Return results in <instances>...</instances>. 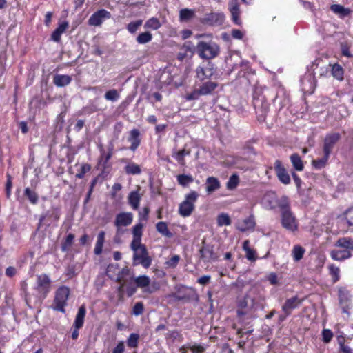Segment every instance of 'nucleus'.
<instances>
[{
	"mask_svg": "<svg viewBox=\"0 0 353 353\" xmlns=\"http://www.w3.org/2000/svg\"><path fill=\"white\" fill-rule=\"evenodd\" d=\"M330 157V155L329 154H323V157L320 158V159H316V160H313L312 163V165L316 168V169H321L323 168H324L328 161V159Z\"/></svg>",
	"mask_w": 353,
	"mask_h": 353,
	"instance_id": "obj_39",
	"label": "nucleus"
},
{
	"mask_svg": "<svg viewBox=\"0 0 353 353\" xmlns=\"http://www.w3.org/2000/svg\"><path fill=\"white\" fill-rule=\"evenodd\" d=\"M132 280H133L135 283V285L137 288H148L144 290V292H148L149 294H152L154 292V291L157 290L156 288H148L150 283V279L149 276L146 275H141L137 277H132Z\"/></svg>",
	"mask_w": 353,
	"mask_h": 353,
	"instance_id": "obj_19",
	"label": "nucleus"
},
{
	"mask_svg": "<svg viewBox=\"0 0 353 353\" xmlns=\"http://www.w3.org/2000/svg\"><path fill=\"white\" fill-rule=\"evenodd\" d=\"M179 260H180V256L179 255H174L173 256H172L170 258V260H168L167 261L166 264L169 267L174 268H175L177 265Z\"/></svg>",
	"mask_w": 353,
	"mask_h": 353,
	"instance_id": "obj_63",
	"label": "nucleus"
},
{
	"mask_svg": "<svg viewBox=\"0 0 353 353\" xmlns=\"http://www.w3.org/2000/svg\"><path fill=\"white\" fill-rule=\"evenodd\" d=\"M59 219V210L56 208H52L40 216L38 228H39L43 223L49 226L52 221H57Z\"/></svg>",
	"mask_w": 353,
	"mask_h": 353,
	"instance_id": "obj_14",
	"label": "nucleus"
},
{
	"mask_svg": "<svg viewBox=\"0 0 353 353\" xmlns=\"http://www.w3.org/2000/svg\"><path fill=\"white\" fill-rule=\"evenodd\" d=\"M302 303V300L297 296L288 299L282 306V310L285 314V316H289L292 311L297 308Z\"/></svg>",
	"mask_w": 353,
	"mask_h": 353,
	"instance_id": "obj_16",
	"label": "nucleus"
},
{
	"mask_svg": "<svg viewBox=\"0 0 353 353\" xmlns=\"http://www.w3.org/2000/svg\"><path fill=\"white\" fill-rule=\"evenodd\" d=\"M143 223H139L136 224L132 228L133 237L141 239V236L143 235Z\"/></svg>",
	"mask_w": 353,
	"mask_h": 353,
	"instance_id": "obj_55",
	"label": "nucleus"
},
{
	"mask_svg": "<svg viewBox=\"0 0 353 353\" xmlns=\"http://www.w3.org/2000/svg\"><path fill=\"white\" fill-rule=\"evenodd\" d=\"M24 195L32 204L36 205L38 203L39 196L37 193L30 188H26L24 190Z\"/></svg>",
	"mask_w": 353,
	"mask_h": 353,
	"instance_id": "obj_34",
	"label": "nucleus"
},
{
	"mask_svg": "<svg viewBox=\"0 0 353 353\" xmlns=\"http://www.w3.org/2000/svg\"><path fill=\"white\" fill-rule=\"evenodd\" d=\"M330 274L332 276L333 282L335 283L339 279V268L334 265L332 264L329 265Z\"/></svg>",
	"mask_w": 353,
	"mask_h": 353,
	"instance_id": "obj_56",
	"label": "nucleus"
},
{
	"mask_svg": "<svg viewBox=\"0 0 353 353\" xmlns=\"http://www.w3.org/2000/svg\"><path fill=\"white\" fill-rule=\"evenodd\" d=\"M105 241V232L101 231L97 236V241L95 245L94 252L96 255H99L102 252L103 246Z\"/></svg>",
	"mask_w": 353,
	"mask_h": 353,
	"instance_id": "obj_32",
	"label": "nucleus"
},
{
	"mask_svg": "<svg viewBox=\"0 0 353 353\" xmlns=\"http://www.w3.org/2000/svg\"><path fill=\"white\" fill-rule=\"evenodd\" d=\"M119 97L120 95L119 92L115 89L108 90L104 95L106 100L112 102L117 101L119 99Z\"/></svg>",
	"mask_w": 353,
	"mask_h": 353,
	"instance_id": "obj_48",
	"label": "nucleus"
},
{
	"mask_svg": "<svg viewBox=\"0 0 353 353\" xmlns=\"http://www.w3.org/2000/svg\"><path fill=\"white\" fill-rule=\"evenodd\" d=\"M152 39V34L148 31L140 33L136 38L137 42L139 44L147 43L151 41Z\"/></svg>",
	"mask_w": 353,
	"mask_h": 353,
	"instance_id": "obj_35",
	"label": "nucleus"
},
{
	"mask_svg": "<svg viewBox=\"0 0 353 353\" xmlns=\"http://www.w3.org/2000/svg\"><path fill=\"white\" fill-rule=\"evenodd\" d=\"M194 12L188 8H183L180 10L179 18L182 21H187L193 18Z\"/></svg>",
	"mask_w": 353,
	"mask_h": 353,
	"instance_id": "obj_38",
	"label": "nucleus"
},
{
	"mask_svg": "<svg viewBox=\"0 0 353 353\" xmlns=\"http://www.w3.org/2000/svg\"><path fill=\"white\" fill-rule=\"evenodd\" d=\"M214 246L210 243H206L205 240L202 241V245L199 250L200 259L204 263L216 261L219 256L214 252Z\"/></svg>",
	"mask_w": 353,
	"mask_h": 353,
	"instance_id": "obj_4",
	"label": "nucleus"
},
{
	"mask_svg": "<svg viewBox=\"0 0 353 353\" xmlns=\"http://www.w3.org/2000/svg\"><path fill=\"white\" fill-rule=\"evenodd\" d=\"M239 183V178L236 174H233L229 178L226 187L228 190H234Z\"/></svg>",
	"mask_w": 353,
	"mask_h": 353,
	"instance_id": "obj_43",
	"label": "nucleus"
},
{
	"mask_svg": "<svg viewBox=\"0 0 353 353\" xmlns=\"http://www.w3.org/2000/svg\"><path fill=\"white\" fill-rule=\"evenodd\" d=\"M144 310V305L142 302H137L134 304L132 312L134 315L139 316L143 314Z\"/></svg>",
	"mask_w": 353,
	"mask_h": 353,
	"instance_id": "obj_58",
	"label": "nucleus"
},
{
	"mask_svg": "<svg viewBox=\"0 0 353 353\" xmlns=\"http://www.w3.org/2000/svg\"><path fill=\"white\" fill-rule=\"evenodd\" d=\"M128 203L131 205L132 209L137 210L139 207L141 196L138 191H132L128 196Z\"/></svg>",
	"mask_w": 353,
	"mask_h": 353,
	"instance_id": "obj_31",
	"label": "nucleus"
},
{
	"mask_svg": "<svg viewBox=\"0 0 353 353\" xmlns=\"http://www.w3.org/2000/svg\"><path fill=\"white\" fill-rule=\"evenodd\" d=\"M345 219L349 225H353V208H348L344 212Z\"/></svg>",
	"mask_w": 353,
	"mask_h": 353,
	"instance_id": "obj_60",
	"label": "nucleus"
},
{
	"mask_svg": "<svg viewBox=\"0 0 353 353\" xmlns=\"http://www.w3.org/2000/svg\"><path fill=\"white\" fill-rule=\"evenodd\" d=\"M181 49L184 50L185 52H190L191 54H193L195 50L194 46L193 45L192 42L190 41L185 42Z\"/></svg>",
	"mask_w": 353,
	"mask_h": 353,
	"instance_id": "obj_62",
	"label": "nucleus"
},
{
	"mask_svg": "<svg viewBox=\"0 0 353 353\" xmlns=\"http://www.w3.org/2000/svg\"><path fill=\"white\" fill-rule=\"evenodd\" d=\"M86 314V307L85 305H81L79 308L77 314L76 315L73 326L77 329H80L83 327L84 323V319Z\"/></svg>",
	"mask_w": 353,
	"mask_h": 353,
	"instance_id": "obj_23",
	"label": "nucleus"
},
{
	"mask_svg": "<svg viewBox=\"0 0 353 353\" xmlns=\"http://www.w3.org/2000/svg\"><path fill=\"white\" fill-rule=\"evenodd\" d=\"M177 181L179 185H181L183 187H186L190 183H192L194 181V178L192 175H188V174H179L177 176Z\"/></svg>",
	"mask_w": 353,
	"mask_h": 353,
	"instance_id": "obj_40",
	"label": "nucleus"
},
{
	"mask_svg": "<svg viewBox=\"0 0 353 353\" xmlns=\"http://www.w3.org/2000/svg\"><path fill=\"white\" fill-rule=\"evenodd\" d=\"M221 188L219 180L214 176H209L205 181V190L208 194H211Z\"/></svg>",
	"mask_w": 353,
	"mask_h": 353,
	"instance_id": "obj_22",
	"label": "nucleus"
},
{
	"mask_svg": "<svg viewBox=\"0 0 353 353\" xmlns=\"http://www.w3.org/2000/svg\"><path fill=\"white\" fill-rule=\"evenodd\" d=\"M141 239L133 237V240L130 243V248L134 252H138L142 247H145V245L141 243Z\"/></svg>",
	"mask_w": 353,
	"mask_h": 353,
	"instance_id": "obj_53",
	"label": "nucleus"
},
{
	"mask_svg": "<svg viewBox=\"0 0 353 353\" xmlns=\"http://www.w3.org/2000/svg\"><path fill=\"white\" fill-rule=\"evenodd\" d=\"M330 256L334 260L343 261L351 257L352 254L347 250H332Z\"/></svg>",
	"mask_w": 353,
	"mask_h": 353,
	"instance_id": "obj_27",
	"label": "nucleus"
},
{
	"mask_svg": "<svg viewBox=\"0 0 353 353\" xmlns=\"http://www.w3.org/2000/svg\"><path fill=\"white\" fill-rule=\"evenodd\" d=\"M219 87V83L215 81H203L199 85V93L201 96L212 95L214 94L216 89Z\"/></svg>",
	"mask_w": 353,
	"mask_h": 353,
	"instance_id": "obj_17",
	"label": "nucleus"
},
{
	"mask_svg": "<svg viewBox=\"0 0 353 353\" xmlns=\"http://www.w3.org/2000/svg\"><path fill=\"white\" fill-rule=\"evenodd\" d=\"M278 206L280 209L281 214L283 212L290 211L288 197L286 196H281L278 202Z\"/></svg>",
	"mask_w": 353,
	"mask_h": 353,
	"instance_id": "obj_41",
	"label": "nucleus"
},
{
	"mask_svg": "<svg viewBox=\"0 0 353 353\" xmlns=\"http://www.w3.org/2000/svg\"><path fill=\"white\" fill-rule=\"evenodd\" d=\"M201 96L199 93V88L194 89L191 93L186 95L185 99L188 101L197 100Z\"/></svg>",
	"mask_w": 353,
	"mask_h": 353,
	"instance_id": "obj_61",
	"label": "nucleus"
},
{
	"mask_svg": "<svg viewBox=\"0 0 353 353\" xmlns=\"http://www.w3.org/2000/svg\"><path fill=\"white\" fill-rule=\"evenodd\" d=\"M161 24L159 20L156 17L149 19L144 24L145 29L157 30L161 27Z\"/></svg>",
	"mask_w": 353,
	"mask_h": 353,
	"instance_id": "obj_37",
	"label": "nucleus"
},
{
	"mask_svg": "<svg viewBox=\"0 0 353 353\" xmlns=\"http://www.w3.org/2000/svg\"><path fill=\"white\" fill-rule=\"evenodd\" d=\"M70 295V289L66 286L59 288L56 291L52 308L54 310L65 313V306L67 305V301Z\"/></svg>",
	"mask_w": 353,
	"mask_h": 353,
	"instance_id": "obj_3",
	"label": "nucleus"
},
{
	"mask_svg": "<svg viewBox=\"0 0 353 353\" xmlns=\"http://www.w3.org/2000/svg\"><path fill=\"white\" fill-rule=\"evenodd\" d=\"M255 225L254 216L251 214L243 221H238L236 223V228L241 232H245L248 230L254 229Z\"/></svg>",
	"mask_w": 353,
	"mask_h": 353,
	"instance_id": "obj_21",
	"label": "nucleus"
},
{
	"mask_svg": "<svg viewBox=\"0 0 353 353\" xmlns=\"http://www.w3.org/2000/svg\"><path fill=\"white\" fill-rule=\"evenodd\" d=\"M189 154H190L189 151H188L185 149H183V150L179 151L178 152H176V154L174 155V157H175L176 160L179 163L183 165L185 163L184 157L186 155H189Z\"/></svg>",
	"mask_w": 353,
	"mask_h": 353,
	"instance_id": "obj_57",
	"label": "nucleus"
},
{
	"mask_svg": "<svg viewBox=\"0 0 353 353\" xmlns=\"http://www.w3.org/2000/svg\"><path fill=\"white\" fill-rule=\"evenodd\" d=\"M130 274V270L128 267L123 268L118 274L117 281L119 283L128 282L127 276Z\"/></svg>",
	"mask_w": 353,
	"mask_h": 353,
	"instance_id": "obj_52",
	"label": "nucleus"
},
{
	"mask_svg": "<svg viewBox=\"0 0 353 353\" xmlns=\"http://www.w3.org/2000/svg\"><path fill=\"white\" fill-rule=\"evenodd\" d=\"M225 19L222 13L210 12L206 14L202 19V23L210 26H221Z\"/></svg>",
	"mask_w": 353,
	"mask_h": 353,
	"instance_id": "obj_13",
	"label": "nucleus"
},
{
	"mask_svg": "<svg viewBox=\"0 0 353 353\" xmlns=\"http://www.w3.org/2000/svg\"><path fill=\"white\" fill-rule=\"evenodd\" d=\"M72 81V77L67 74H57L53 77V83L57 87H64Z\"/></svg>",
	"mask_w": 353,
	"mask_h": 353,
	"instance_id": "obj_24",
	"label": "nucleus"
},
{
	"mask_svg": "<svg viewBox=\"0 0 353 353\" xmlns=\"http://www.w3.org/2000/svg\"><path fill=\"white\" fill-rule=\"evenodd\" d=\"M196 77L201 81H205V80L211 79L210 77H208L205 70L204 69V66H199L196 70Z\"/></svg>",
	"mask_w": 353,
	"mask_h": 353,
	"instance_id": "obj_50",
	"label": "nucleus"
},
{
	"mask_svg": "<svg viewBox=\"0 0 353 353\" xmlns=\"http://www.w3.org/2000/svg\"><path fill=\"white\" fill-rule=\"evenodd\" d=\"M274 170L279 180L285 185L290 183V177L281 161L276 160L274 163Z\"/></svg>",
	"mask_w": 353,
	"mask_h": 353,
	"instance_id": "obj_15",
	"label": "nucleus"
},
{
	"mask_svg": "<svg viewBox=\"0 0 353 353\" xmlns=\"http://www.w3.org/2000/svg\"><path fill=\"white\" fill-rule=\"evenodd\" d=\"M332 74L333 77L338 80L341 81L343 79V69L338 63H336L332 65Z\"/></svg>",
	"mask_w": 353,
	"mask_h": 353,
	"instance_id": "obj_42",
	"label": "nucleus"
},
{
	"mask_svg": "<svg viewBox=\"0 0 353 353\" xmlns=\"http://www.w3.org/2000/svg\"><path fill=\"white\" fill-rule=\"evenodd\" d=\"M142 23L143 21L141 19L132 21L128 24L127 30L130 33L134 34L138 30V29L141 26Z\"/></svg>",
	"mask_w": 353,
	"mask_h": 353,
	"instance_id": "obj_49",
	"label": "nucleus"
},
{
	"mask_svg": "<svg viewBox=\"0 0 353 353\" xmlns=\"http://www.w3.org/2000/svg\"><path fill=\"white\" fill-rule=\"evenodd\" d=\"M330 10L335 14H339L340 17L344 18L345 17L349 16L352 10L348 8H345L344 6L339 4H333L330 6Z\"/></svg>",
	"mask_w": 353,
	"mask_h": 353,
	"instance_id": "obj_29",
	"label": "nucleus"
},
{
	"mask_svg": "<svg viewBox=\"0 0 353 353\" xmlns=\"http://www.w3.org/2000/svg\"><path fill=\"white\" fill-rule=\"evenodd\" d=\"M334 246L343 248L344 250H353V239L350 237L339 238L334 243Z\"/></svg>",
	"mask_w": 353,
	"mask_h": 353,
	"instance_id": "obj_28",
	"label": "nucleus"
},
{
	"mask_svg": "<svg viewBox=\"0 0 353 353\" xmlns=\"http://www.w3.org/2000/svg\"><path fill=\"white\" fill-rule=\"evenodd\" d=\"M231 223L230 217L228 214L221 213L217 217V224L219 226L230 225Z\"/></svg>",
	"mask_w": 353,
	"mask_h": 353,
	"instance_id": "obj_46",
	"label": "nucleus"
},
{
	"mask_svg": "<svg viewBox=\"0 0 353 353\" xmlns=\"http://www.w3.org/2000/svg\"><path fill=\"white\" fill-rule=\"evenodd\" d=\"M101 157L100 163L101 164L103 168L105 169V168L107 167L106 165L112 155V149L110 150L109 152L107 154H105L104 150H101Z\"/></svg>",
	"mask_w": 353,
	"mask_h": 353,
	"instance_id": "obj_54",
	"label": "nucleus"
},
{
	"mask_svg": "<svg viewBox=\"0 0 353 353\" xmlns=\"http://www.w3.org/2000/svg\"><path fill=\"white\" fill-rule=\"evenodd\" d=\"M69 24L67 21H63L59 26L53 31L51 34V39L55 42H60L61 34L67 30Z\"/></svg>",
	"mask_w": 353,
	"mask_h": 353,
	"instance_id": "obj_25",
	"label": "nucleus"
},
{
	"mask_svg": "<svg viewBox=\"0 0 353 353\" xmlns=\"http://www.w3.org/2000/svg\"><path fill=\"white\" fill-rule=\"evenodd\" d=\"M91 169V167L89 164H84L81 166V172L77 173L76 176L79 179H82L85 174L89 172Z\"/></svg>",
	"mask_w": 353,
	"mask_h": 353,
	"instance_id": "obj_64",
	"label": "nucleus"
},
{
	"mask_svg": "<svg viewBox=\"0 0 353 353\" xmlns=\"http://www.w3.org/2000/svg\"><path fill=\"white\" fill-rule=\"evenodd\" d=\"M110 17L111 14L108 11L101 9L90 16L88 19V24L94 26H100L104 19H109Z\"/></svg>",
	"mask_w": 353,
	"mask_h": 353,
	"instance_id": "obj_12",
	"label": "nucleus"
},
{
	"mask_svg": "<svg viewBox=\"0 0 353 353\" xmlns=\"http://www.w3.org/2000/svg\"><path fill=\"white\" fill-rule=\"evenodd\" d=\"M199 197V194L196 191H191L185 196V199L180 205L179 212L181 216L187 217L190 216L194 209V203Z\"/></svg>",
	"mask_w": 353,
	"mask_h": 353,
	"instance_id": "obj_2",
	"label": "nucleus"
},
{
	"mask_svg": "<svg viewBox=\"0 0 353 353\" xmlns=\"http://www.w3.org/2000/svg\"><path fill=\"white\" fill-rule=\"evenodd\" d=\"M290 161L294 169L296 171H303L304 169L303 162L301 157L297 153L292 154L290 157Z\"/></svg>",
	"mask_w": 353,
	"mask_h": 353,
	"instance_id": "obj_30",
	"label": "nucleus"
},
{
	"mask_svg": "<svg viewBox=\"0 0 353 353\" xmlns=\"http://www.w3.org/2000/svg\"><path fill=\"white\" fill-rule=\"evenodd\" d=\"M338 343L339 345V350L342 353H353V350L345 343V339L342 336L337 337Z\"/></svg>",
	"mask_w": 353,
	"mask_h": 353,
	"instance_id": "obj_45",
	"label": "nucleus"
},
{
	"mask_svg": "<svg viewBox=\"0 0 353 353\" xmlns=\"http://www.w3.org/2000/svg\"><path fill=\"white\" fill-rule=\"evenodd\" d=\"M253 105L254 107L259 120L264 121L269 110V103L263 96H253Z\"/></svg>",
	"mask_w": 353,
	"mask_h": 353,
	"instance_id": "obj_5",
	"label": "nucleus"
},
{
	"mask_svg": "<svg viewBox=\"0 0 353 353\" xmlns=\"http://www.w3.org/2000/svg\"><path fill=\"white\" fill-rule=\"evenodd\" d=\"M74 239V235L73 234H69L66 236L64 241L61 243V251L63 252H67L70 247L72 245L73 241Z\"/></svg>",
	"mask_w": 353,
	"mask_h": 353,
	"instance_id": "obj_47",
	"label": "nucleus"
},
{
	"mask_svg": "<svg viewBox=\"0 0 353 353\" xmlns=\"http://www.w3.org/2000/svg\"><path fill=\"white\" fill-rule=\"evenodd\" d=\"M133 220V214L132 212H121L116 216L114 225L118 228L117 231L121 226L130 225Z\"/></svg>",
	"mask_w": 353,
	"mask_h": 353,
	"instance_id": "obj_18",
	"label": "nucleus"
},
{
	"mask_svg": "<svg viewBox=\"0 0 353 353\" xmlns=\"http://www.w3.org/2000/svg\"><path fill=\"white\" fill-rule=\"evenodd\" d=\"M340 139L341 134L338 132L327 134L323 141V154L330 155L335 144L340 140Z\"/></svg>",
	"mask_w": 353,
	"mask_h": 353,
	"instance_id": "obj_10",
	"label": "nucleus"
},
{
	"mask_svg": "<svg viewBox=\"0 0 353 353\" xmlns=\"http://www.w3.org/2000/svg\"><path fill=\"white\" fill-rule=\"evenodd\" d=\"M196 52L202 59H211L218 56L219 47L214 42L199 41L196 46Z\"/></svg>",
	"mask_w": 353,
	"mask_h": 353,
	"instance_id": "obj_1",
	"label": "nucleus"
},
{
	"mask_svg": "<svg viewBox=\"0 0 353 353\" xmlns=\"http://www.w3.org/2000/svg\"><path fill=\"white\" fill-rule=\"evenodd\" d=\"M253 105L254 107L259 120L264 121L269 110V103L263 96H253Z\"/></svg>",
	"mask_w": 353,
	"mask_h": 353,
	"instance_id": "obj_6",
	"label": "nucleus"
},
{
	"mask_svg": "<svg viewBox=\"0 0 353 353\" xmlns=\"http://www.w3.org/2000/svg\"><path fill=\"white\" fill-rule=\"evenodd\" d=\"M305 253V249L300 245H295L292 250V256L295 261H300Z\"/></svg>",
	"mask_w": 353,
	"mask_h": 353,
	"instance_id": "obj_44",
	"label": "nucleus"
},
{
	"mask_svg": "<svg viewBox=\"0 0 353 353\" xmlns=\"http://www.w3.org/2000/svg\"><path fill=\"white\" fill-rule=\"evenodd\" d=\"M156 229L158 232L168 238L172 237V233L168 230V225L165 222L160 221L157 223Z\"/></svg>",
	"mask_w": 353,
	"mask_h": 353,
	"instance_id": "obj_33",
	"label": "nucleus"
},
{
	"mask_svg": "<svg viewBox=\"0 0 353 353\" xmlns=\"http://www.w3.org/2000/svg\"><path fill=\"white\" fill-rule=\"evenodd\" d=\"M172 296L176 301H183L185 302L198 301L199 299L197 293L193 288H180L172 294Z\"/></svg>",
	"mask_w": 353,
	"mask_h": 353,
	"instance_id": "obj_8",
	"label": "nucleus"
},
{
	"mask_svg": "<svg viewBox=\"0 0 353 353\" xmlns=\"http://www.w3.org/2000/svg\"><path fill=\"white\" fill-rule=\"evenodd\" d=\"M132 260V265L134 266L141 264L145 268H148L151 265L152 261L146 246L142 247V249L135 252L133 254Z\"/></svg>",
	"mask_w": 353,
	"mask_h": 353,
	"instance_id": "obj_7",
	"label": "nucleus"
},
{
	"mask_svg": "<svg viewBox=\"0 0 353 353\" xmlns=\"http://www.w3.org/2000/svg\"><path fill=\"white\" fill-rule=\"evenodd\" d=\"M140 132L138 129H133L130 131L128 141L131 143L130 149L134 151L140 145L141 140L139 139Z\"/></svg>",
	"mask_w": 353,
	"mask_h": 353,
	"instance_id": "obj_26",
	"label": "nucleus"
},
{
	"mask_svg": "<svg viewBox=\"0 0 353 353\" xmlns=\"http://www.w3.org/2000/svg\"><path fill=\"white\" fill-rule=\"evenodd\" d=\"M50 285L51 280L47 274H43L37 276L36 288L43 297H46L47 294L50 292Z\"/></svg>",
	"mask_w": 353,
	"mask_h": 353,
	"instance_id": "obj_11",
	"label": "nucleus"
},
{
	"mask_svg": "<svg viewBox=\"0 0 353 353\" xmlns=\"http://www.w3.org/2000/svg\"><path fill=\"white\" fill-rule=\"evenodd\" d=\"M139 335L138 334H130L127 339V345L130 347H137L138 346Z\"/></svg>",
	"mask_w": 353,
	"mask_h": 353,
	"instance_id": "obj_51",
	"label": "nucleus"
},
{
	"mask_svg": "<svg viewBox=\"0 0 353 353\" xmlns=\"http://www.w3.org/2000/svg\"><path fill=\"white\" fill-rule=\"evenodd\" d=\"M228 7L233 22L236 25H241V21L239 19L240 10L238 0H230Z\"/></svg>",
	"mask_w": 353,
	"mask_h": 353,
	"instance_id": "obj_20",
	"label": "nucleus"
},
{
	"mask_svg": "<svg viewBox=\"0 0 353 353\" xmlns=\"http://www.w3.org/2000/svg\"><path fill=\"white\" fill-rule=\"evenodd\" d=\"M323 341L325 343L330 342L333 337V333L330 330L323 329L322 332Z\"/></svg>",
	"mask_w": 353,
	"mask_h": 353,
	"instance_id": "obj_59",
	"label": "nucleus"
},
{
	"mask_svg": "<svg viewBox=\"0 0 353 353\" xmlns=\"http://www.w3.org/2000/svg\"><path fill=\"white\" fill-rule=\"evenodd\" d=\"M125 172L128 174H139L141 172L140 166L134 163H128L125 167Z\"/></svg>",
	"mask_w": 353,
	"mask_h": 353,
	"instance_id": "obj_36",
	"label": "nucleus"
},
{
	"mask_svg": "<svg viewBox=\"0 0 353 353\" xmlns=\"http://www.w3.org/2000/svg\"><path fill=\"white\" fill-rule=\"evenodd\" d=\"M281 225L285 229L290 232H294L297 230L298 225L291 210L281 213Z\"/></svg>",
	"mask_w": 353,
	"mask_h": 353,
	"instance_id": "obj_9",
	"label": "nucleus"
}]
</instances>
